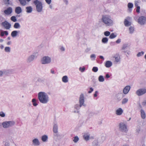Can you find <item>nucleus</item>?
<instances>
[{
	"label": "nucleus",
	"mask_w": 146,
	"mask_h": 146,
	"mask_svg": "<svg viewBox=\"0 0 146 146\" xmlns=\"http://www.w3.org/2000/svg\"><path fill=\"white\" fill-rule=\"evenodd\" d=\"M99 25L103 24L106 27H111L114 24V21L111 17L108 15H102L98 21Z\"/></svg>",
	"instance_id": "f257e3e1"
},
{
	"label": "nucleus",
	"mask_w": 146,
	"mask_h": 146,
	"mask_svg": "<svg viewBox=\"0 0 146 146\" xmlns=\"http://www.w3.org/2000/svg\"><path fill=\"white\" fill-rule=\"evenodd\" d=\"M85 98L84 94H81L79 98V103L78 104H75L74 106V109L72 112L74 113H78L79 112V110L82 106H85L86 105L84 103Z\"/></svg>",
	"instance_id": "f03ea898"
},
{
	"label": "nucleus",
	"mask_w": 146,
	"mask_h": 146,
	"mask_svg": "<svg viewBox=\"0 0 146 146\" xmlns=\"http://www.w3.org/2000/svg\"><path fill=\"white\" fill-rule=\"evenodd\" d=\"M38 97L40 102L42 104L47 103L49 100V98L47 93L44 92H40L38 93Z\"/></svg>",
	"instance_id": "7ed1b4c3"
},
{
	"label": "nucleus",
	"mask_w": 146,
	"mask_h": 146,
	"mask_svg": "<svg viewBox=\"0 0 146 146\" xmlns=\"http://www.w3.org/2000/svg\"><path fill=\"white\" fill-rule=\"evenodd\" d=\"M33 3L36 7V11L38 12H40L42 10L43 6L42 3L39 0H35Z\"/></svg>",
	"instance_id": "20e7f679"
},
{
	"label": "nucleus",
	"mask_w": 146,
	"mask_h": 146,
	"mask_svg": "<svg viewBox=\"0 0 146 146\" xmlns=\"http://www.w3.org/2000/svg\"><path fill=\"white\" fill-rule=\"evenodd\" d=\"M51 62V58L48 56L43 57L41 59V63L43 64H50Z\"/></svg>",
	"instance_id": "39448f33"
},
{
	"label": "nucleus",
	"mask_w": 146,
	"mask_h": 146,
	"mask_svg": "<svg viewBox=\"0 0 146 146\" xmlns=\"http://www.w3.org/2000/svg\"><path fill=\"white\" fill-rule=\"evenodd\" d=\"M119 130L123 132L126 133L128 131L127 124L124 122H121L119 123Z\"/></svg>",
	"instance_id": "423d86ee"
},
{
	"label": "nucleus",
	"mask_w": 146,
	"mask_h": 146,
	"mask_svg": "<svg viewBox=\"0 0 146 146\" xmlns=\"http://www.w3.org/2000/svg\"><path fill=\"white\" fill-rule=\"evenodd\" d=\"M15 122L14 121H5L2 123L3 127L5 128H7L14 125Z\"/></svg>",
	"instance_id": "0eeeda50"
},
{
	"label": "nucleus",
	"mask_w": 146,
	"mask_h": 146,
	"mask_svg": "<svg viewBox=\"0 0 146 146\" xmlns=\"http://www.w3.org/2000/svg\"><path fill=\"white\" fill-rule=\"evenodd\" d=\"M37 53H34L30 55L27 57V62L29 63L32 62L37 56Z\"/></svg>",
	"instance_id": "6e6552de"
},
{
	"label": "nucleus",
	"mask_w": 146,
	"mask_h": 146,
	"mask_svg": "<svg viewBox=\"0 0 146 146\" xmlns=\"http://www.w3.org/2000/svg\"><path fill=\"white\" fill-rule=\"evenodd\" d=\"M138 23L141 25H143L146 23V17L144 16L140 17L137 19Z\"/></svg>",
	"instance_id": "1a4fd4ad"
},
{
	"label": "nucleus",
	"mask_w": 146,
	"mask_h": 146,
	"mask_svg": "<svg viewBox=\"0 0 146 146\" xmlns=\"http://www.w3.org/2000/svg\"><path fill=\"white\" fill-rule=\"evenodd\" d=\"M1 26L7 30L9 29L11 27V24L6 21L1 23Z\"/></svg>",
	"instance_id": "9d476101"
},
{
	"label": "nucleus",
	"mask_w": 146,
	"mask_h": 146,
	"mask_svg": "<svg viewBox=\"0 0 146 146\" xmlns=\"http://www.w3.org/2000/svg\"><path fill=\"white\" fill-rule=\"evenodd\" d=\"M146 93V89L141 88L137 90L136 92V94L138 96L143 95Z\"/></svg>",
	"instance_id": "9b49d317"
},
{
	"label": "nucleus",
	"mask_w": 146,
	"mask_h": 146,
	"mask_svg": "<svg viewBox=\"0 0 146 146\" xmlns=\"http://www.w3.org/2000/svg\"><path fill=\"white\" fill-rule=\"evenodd\" d=\"M131 19V18L129 17H127L125 19L124 23L125 27H129L131 25V22L129 21Z\"/></svg>",
	"instance_id": "f8f14e48"
},
{
	"label": "nucleus",
	"mask_w": 146,
	"mask_h": 146,
	"mask_svg": "<svg viewBox=\"0 0 146 146\" xmlns=\"http://www.w3.org/2000/svg\"><path fill=\"white\" fill-rule=\"evenodd\" d=\"M13 11L11 7L7 8L4 11V13L6 15H9L11 14Z\"/></svg>",
	"instance_id": "ddd939ff"
},
{
	"label": "nucleus",
	"mask_w": 146,
	"mask_h": 146,
	"mask_svg": "<svg viewBox=\"0 0 146 146\" xmlns=\"http://www.w3.org/2000/svg\"><path fill=\"white\" fill-rule=\"evenodd\" d=\"M53 131L55 134H54V135L55 136H57L58 132V125L56 124H54L53 126Z\"/></svg>",
	"instance_id": "4468645a"
},
{
	"label": "nucleus",
	"mask_w": 146,
	"mask_h": 146,
	"mask_svg": "<svg viewBox=\"0 0 146 146\" xmlns=\"http://www.w3.org/2000/svg\"><path fill=\"white\" fill-rule=\"evenodd\" d=\"M131 88V87L129 86H126L123 89V93L125 94H127Z\"/></svg>",
	"instance_id": "2eb2a0df"
},
{
	"label": "nucleus",
	"mask_w": 146,
	"mask_h": 146,
	"mask_svg": "<svg viewBox=\"0 0 146 146\" xmlns=\"http://www.w3.org/2000/svg\"><path fill=\"white\" fill-rule=\"evenodd\" d=\"M19 31L15 30L12 31L11 33V36L13 38L19 35Z\"/></svg>",
	"instance_id": "dca6fc26"
},
{
	"label": "nucleus",
	"mask_w": 146,
	"mask_h": 146,
	"mask_svg": "<svg viewBox=\"0 0 146 146\" xmlns=\"http://www.w3.org/2000/svg\"><path fill=\"white\" fill-rule=\"evenodd\" d=\"M129 47V45L127 44H123V46L122 47V49L125 53H127L128 54L129 53L127 52V51L126 50L127 48Z\"/></svg>",
	"instance_id": "f3484780"
},
{
	"label": "nucleus",
	"mask_w": 146,
	"mask_h": 146,
	"mask_svg": "<svg viewBox=\"0 0 146 146\" xmlns=\"http://www.w3.org/2000/svg\"><path fill=\"white\" fill-rule=\"evenodd\" d=\"M123 112V111L122 109L121 108H119L117 109L115 111V113L118 115H121Z\"/></svg>",
	"instance_id": "a211bd4d"
},
{
	"label": "nucleus",
	"mask_w": 146,
	"mask_h": 146,
	"mask_svg": "<svg viewBox=\"0 0 146 146\" xmlns=\"http://www.w3.org/2000/svg\"><path fill=\"white\" fill-rule=\"evenodd\" d=\"M33 143L35 145H39L40 143L38 139L37 138H35L32 140Z\"/></svg>",
	"instance_id": "6ab92c4d"
},
{
	"label": "nucleus",
	"mask_w": 146,
	"mask_h": 146,
	"mask_svg": "<svg viewBox=\"0 0 146 146\" xmlns=\"http://www.w3.org/2000/svg\"><path fill=\"white\" fill-rule=\"evenodd\" d=\"M31 102L33 106L34 107H36L38 105V100L35 98L33 99Z\"/></svg>",
	"instance_id": "aec40b11"
},
{
	"label": "nucleus",
	"mask_w": 146,
	"mask_h": 146,
	"mask_svg": "<svg viewBox=\"0 0 146 146\" xmlns=\"http://www.w3.org/2000/svg\"><path fill=\"white\" fill-rule=\"evenodd\" d=\"M90 135L88 133H84L83 135L84 138L86 141H88L90 139Z\"/></svg>",
	"instance_id": "412c9836"
},
{
	"label": "nucleus",
	"mask_w": 146,
	"mask_h": 146,
	"mask_svg": "<svg viewBox=\"0 0 146 146\" xmlns=\"http://www.w3.org/2000/svg\"><path fill=\"white\" fill-rule=\"evenodd\" d=\"M62 82L64 83H66L68 82L69 79L67 76H64L62 78Z\"/></svg>",
	"instance_id": "4be33fe9"
},
{
	"label": "nucleus",
	"mask_w": 146,
	"mask_h": 146,
	"mask_svg": "<svg viewBox=\"0 0 146 146\" xmlns=\"http://www.w3.org/2000/svg\"><path fill=\"white\" fill-rule=\"evenodd\" d=\"M112 65L111 62L110 61H106L105 64V66L107 68H109Z\"/></svg>",
	"instance_id": "5701e85b"
},
{
	"label": "nucleus",
	"mask_w": 146,
	"mask_h": 146,
	"mask_svg": "<svg viewBox=\"0 0 146 146\" xmlns=\"http://www.w3.org/2000/svg\"><path fill=\"white\" fill-rule=\"evenodd\" d=\"M21 8L20 7H17L15 8V12L17 14H19L22 12Z\"/></svg>",
	"instance_id": "b1692460"
},
{
	"label": "nucleus",
	"mask_w": 146,
	"mask_h": 146,
	"mask_svg": "<svg viewBox=\"0 0 146 146\" xmlns=\"http://www.w3.org/2000/svg\"><path fill=\"white\" fill-rule=\"evenodd\" d=\"M129 33L130 34L133 33L135 31L134 27L133 26H130L129 28Z\"/></svg>",
	"instance_id": "393cba45"
},
{
	"label": "nucleus",
	"mask_w": 146,
	"mask_h": 146,
	"mask_svg": "<svg viewBox=\"0 0 146 146\" xmlns=\"http://www.w3.org/2000/svg\"><path fill=\"white\" fill-rule=\"evenodd\" d=\"M48 139V137L46 135H44L42 136L41 140L42 141L46 142L47 141Z\"/></svg>",
	"instance_id": "a878e982"
},
{
	"label": "nucleus",
	"mask_w": 146,
	"mask_h": 146,
	"mask_svg": "<svg viewBox=\"0 0 146 146\" xmlns=\"http://www.w3.org/2000/svg\"><path fill=\"white\" fill-rule=\"evenodd\" d=\"M26 12L28 13H30L33 11V9L31 6L27 7H26Z\"/></svg>",
	"instance_id": "bb28decb"
},
{
	"label": "nucleus",
	"mask_w": 146,
	"mask_h": 146,
	"mask_svg": "<svg viewBox=\"0 0 146 146\" xmlns=\"http://www.w3.org/2000/svg\"><path fill=\"white\" fill-rule=\"evenodd\" d=\"M114 58H115V61L117 62H118L120 61V58L119 55H116L115 56Z\"/></svg>",
	"instance_id": "cd10ccee"
},
{
	"label": "nucleus",
	"mask_w": 146,
	"mask_h": 146,
	"mask_svg": "<svg viewBox=\"0 0 146 146\" xmlns=\"http://www.w3.org/2000/svg\"><path fill=\"white\" fill-rule=\"evenodd\" d=\"M8 33L7 31H1L0 33V35L1 36H3L4 35L7 36L8 35Z\"/></svg>",
	"instance_id": "c85d7f7f"
},
{
	"label": "nucleus",
	"mask_w": 146,
	"mask_h": 146,
	"mask_svg": "<svg viewBox=\"0 0 146 146\" xmlns=\"http://www.w3.org/2000/svg\"><path fill=\"white\" fill-rule=\"evenodd\" d=\"M13 27L16 29H19L21 27V26L19 23H15Z\"/></svg>",
	"instance_id": "c756f323"
},
{
	"label": "nucleus",
	"mask_w": 146,
	"mask_h": 146,
	"mask_svg": "<svg viewBox=\"0 0 146 146\" xmlns=\"http://www.w3.org/2000/svg\"><path fill=\"white\" fill-rule=\"evenodd\" d=\"M4 51L7 53H9L11 52V48L9 46H6L5 48Z\"/></svg>",
	"instance_id": "7c9ffc66"
},
{
	"label": "nucleus",
	"mask_w": 146,
	"mask_h": 146,
	"mask_svg": "<svg viewBox=\"0 0 146 146\" xmlns=\"http://www.w3.org/2000/svg\"><path fill=\"white\" fill-rule=\"evenodd\" d=\"M133 4L132 3H129L127 4V7L130 12L132 11L131 9L133 7Z\"/></svg>",
	"instance_id": "2f4dec72"
},
{
	"label": "nucleus",
	"mask_w": 146,
	"mask_h": 146,
	"mask_svg": "<svg viewBox=\"0 0 146 146\" xmlns=\"http://www.w3.org/2000/svg\"><path fill=\"white\" fill-rule=\"evenodd\" d=\"M141 117L142 119H145V113L144 111L143 110H141Z\"/></svg>",
	"instance_id": "473e14b6"
},
{
	"label": "nucleus",
	"mask_w": 146,
	"mask_h": 146,
	"mask_svg": "<svg viewBox=\"0 0 146 146\" xmlns=\"http://www.w3.org/2000/svg\"><path fill=\"white\" fill-rule=\"evenodd\" d=\"M20 4L22 6H25L27 4L26 0H19Z\"/></svg>",
	"instance_id": "72a5a7b5"
},
{
	"label": "nucleus",
	"mask_w": 146,
	"mask_h": 146,
	"mask_svg": "<svg viewBox=\"0 0 146 146\" xmlns=\"http://www.w3.org/2000/svg\"><path fill=\"white\" fill-rule=\"evenodd\" d=\"M98 80L100 82H104L105 80L104 77L102 75H100L99 76Z\"/></svg>",
	"instance_id": "f704fd0d"
},
{
	"label": "nucleus",
	"mask_w": 146,
	"mask_h": 146,
	"mask_svg": "<svg viewBox=\"0 0 146 146\" xmlns=\"http://www.w3.org/2000/svg\"><path fill=\"white\" fill-rule=\"evenodd\" d=\"M108 38L107 37H104L102 39V42L104 44H106L108 43Z\"/></svg>",
	"instance_id": "c9c22d12"
},
{
	"label": "nucleus",
	"mask_w": 146,
	"mask_h": 146,
	"mask_svg": "<svg viewBox=\"0 0 146 146\" xmlns=\"http://www.w3.org/2000/svg\"><path fill=\"white\" fill-rule=\"evenodd\" d=\"M59 50L60 52H64L65 50V47L62 46H60L59 47Z\"/></svg>",
	"instance_id": "e433bc0d"
},
{
	"label": "nucleus",
	"mask_w": 146,
	"mask_h": 146,
	"mask_svg": "<svg viewBox=\"0 0 146 146\" xmlns=\"http://www.w3.org/2000/svg\"><path fill=\"white\" fill-rule=\"evenodd\" d=\"M117 35L114 33H112L109 36V38L110 39H113L115 38L117 36Z\"/></svg>",
	"instance_id": "4c0bfd02"
},
{
	"label": "nucleus",
	"mask_w": 146,
	"mask_h": 146,
	"mask_svg": "<svg viewBox=\"0 0 146 146\" xmlns=\"http://www.w3.org/2000/svg\"><path fill=\"white\" fill-rule=\"evenodd\" d=\"M128 100L127 98H123L122 101L121 103L123 104H126L128 101Z\"/></svg>",
	"instance_id": "58836bf2"
},
{
	"label": "nucleus",
	"mask_w": 146,
	"mask_h": 146,
	"mask_svg": "<svg viewBox=\"0 0 146 146\" xmlns=\"http://www.w3.org/2000/svg\"><path fill=\"white\" fill-rule=\"evenodd\" d=\"M90 58L92 60L94 61L95 60L96 58V55L94 54H91L90 56Z\"/></svg>",
	"instance_id": "ea45409f"
},
{
	"label": "nucleus",
	"mask_w": 146,
	"mask_h": 146,
	"mask_svg": "<svg viewBox=\"0 0 146 146\" xmlns=\"http://www.w3.org/2000/svg\"><path fill=\"white\" fill-rule=\"evenodd\" d=\"M7 74V71L6 70H0V76H2L3 75Z\"/></svg>",
	"instance_id": "a19ab883"
},
{
	"label": "nucleus",
	"mask_w": 146,
	"mask_h": 146,
	"mask_svg": "<svg viewBox=\"0 0 146 146\" xmlns=\"http://www.w3.org/2000/svg\"><path fill=\"white\" fill-rule=\"evenodd\" d=\"M79 140V138L78 136H76L74 138L73 141L75 143L78 142Z\"/></svg>",
	"instance_id": "79ce46f5"
},
{
	"label": "nucleus",
	"mask_w": 146,
	"mask_h": 146,
	"mask_svg": "<svg viewBox=\"0 0 146 146\" xmlns=\"http://www.w3.org/2000/svg\"><path fill=\"white\" fill-rule=\"evenodd\" d=\"M11 20L13 22H16L17 21L16 17L15 16H13L11 18Z\"/></svg>",
	"instance_id": "37998d69"
},
{
	"label": "nucleus",
	"mask_w": 146,
	"mask_h": 146,
	"mask_svg": "<svg viewBox=\"0 0 146 146\" xmlns=\"http://www.w3.org/2000/svg\"><path fill=\"white\" fill-rule=\"evenodd\" d=\"M144 52L143 51L139 52L137 54V56L138 57L141 56L144 54Z\"/></svg>",
	"instance_id": "c03bdc74"
},
{
	"label": "nucleus",
	"mask_w": 146,
	"mask_h": 146,
	"mask_svg": "<svg viewBox=\"0 0 146 146\" xmlns=\"http://www.w3.org/2000/svg\"><path fill=\"white\" fill-rule=\"evenodd\" d=\"M104 35L105 36H108L110 35V33L109 31H105L104 33Z\"/></svg>",
	"instance_id": "a18cd8bd"
},
{
	"label": "nucleus",
	"mask_w": 146,
	"mask_h": 146,
	"mask_svg": "<svg viewBox=\"0 0 146 146\" xmlns=\"http://www.w3.org/2000/svg\"><path fill=\"white\" fill-rule=\"evenodd\" d=\"M86 69V68L84 67H80L79 68V71H80L81 72H84Z\"/></svg>",
	"instance_id": "49530a36"
},
{
	"label": "nucleus",
	"mask_w": 146,
	"mask_h": 146,
	"mask_svg": "<svg viewBox=\"0 0 146 146\" xmlns=\"http://www.w3.org/2000/svg\"><path fill=\"white\" fill-rule=\"evenodd\" d=\"M5 113H4L3 111H1L0 112V116L2 117H5Z\"/></svg>",
	"instance_id": "de8ad7c7"
},
{
	"label": "nucleus",
	"mask_w": 146,
	"mask_h": 146,
	"mask_svg": "<svg viewBox=\"0 0 146 146\" xmlns=\"http://www.w3.org/2000/svg\"><path fill=\"white\" fill-rule=\"evenodd\" d=\"M98 70V68L97 67H94L92 69V71L95 72H97Z\"/></svg>",
	"instance_id": "09e8293b"
},
{
	"label": "nucleus",
	"mask_w": 146,
	"mask_h": 146,
	"mask_svg": "<svg viewBox=\"0 0 146 146\" xmlns=\"http://www.w3.org/2000/svg\"><path fill=\"white\" fill-rule=\"evenodd\" d=\"M140 1H135L134 2V5L136 7H137L138 6H138L139 4L140 3Z\"/></svg>",
	"instance_id": "8fccbe9b"
},
{
	"label": "nucleus",
	"mask_w": 146,
	"mask_h": 146,
	"mask_svg": "<svg viewBox=\"0 0 146 146\" xmlns=\"http://www.w3.org/2000/svg\"><path fill=\"white\" fill-rule=\"evenodd\" d=\"M136 12L138 13H140V6H138L137 7H136Z\"/></svg>",
	"instance_id": "3c124183"
},
{
	"label": "nucleus",
	"mask_w": 146,
	"mask_h": 146,
	"mask_svg": "<svg viewBox=\"0 0 146 146\" xmlns=\"http://www.w3.org/2000/svg\"><path fill=\"white\" fill-rule=\"evenodd\" d=\"M45 1L48 5H50L52 2L51 0H45Z\"/></svg>",
	"instance_id": "603ef678"
},
{
	"label": "nucleus",
	"mask_w": 146,
	"mask_h": 146,
	"mask_svg": "<svg viewBox=\"0 0 146 146\" xmlns=\"http://www.w3.org/2000/svg\"><path fill=\"white\" fill-rule=\"evenodd\" d=\"M10 0H4V1L5 4L7 5H9V4Z\"/></svg>",
	"instance_id": "864d4df0"
},
{
	"label": "nucleus",
	"mask_w": 146,
	"mask_h": 146,
	"mask_svg": "<svg viewBox=\"0 0 146 146\" xmlns=\"http://www.w3.org/2000/svg\"><path fill=\"white\" fill-rule=\"evenodd\" d=\"M98 144L96 141H94L92 143V146H97Z\"/></svg>",
	"instance_id": "5fc2aeb1"
},
{
	"label": "nucleus",
	"mask_w": 146,
	"mask_h": 146,
	"mask_svg": "<svg viewBox=\"0 0 146 146\" xmlns=\"http://www.w3.org/2000/svg\"><path fill=\"white\" fill-rule=\"evenodd\" d=\"M50 72L51 74H55V70L53 68L51 69L50 70Z\"/></svg>",
	"instance_id": "6e6d98bb"
},
{
	"label": "nucleus",
	"mask_w": 146,
	"mask_h": 146,
	"mask_svg": "<svg viewBox=\"0 0 146 146\" xmlns=\"http://www.w3.org/2000/svg\"><path fill=\"white\" fill-rule=\"evenodd\" d=\"M120 94H118L117 95V99L119 100H120L121 99V98L120 97Z\"/></svg>",
	"instance_id": "4d7b16f0"
},
{
	"label": "nucleus",
	"mask_w": 146,
	"mask_h": 146,
	"mask_svg": "<svg viewBox=\"0 0 146 146\" xmlns=\"http://www.w3.org/2000/svg\"><path fill=\"white\" fill-rule=\"evenodd\" d=\"M90 90L88 91V93L89 94L91 93L94 90L92 88H90Z\"/></svg>",
	"instance_id": "13d9d810"
},
{
	"label": "nucleus",
	"mask_w": 146,
	"mask_h": 146,
	"mask_svg": "<svg viewBox=\"0 0 146 146\" xmlns=\"http://www.w3.org/2000/svg\"><path fill=\"white\" fill-rule=\"evenodd\" d=\"M121 42V39H118L116 41V42L117 44Z\"/></svg>",
	"instance_id": "bf43d9fd"
},
{
	"label": "nucleus",
	"mask_w": 146,
	"mask_h": 146,
	"mask_svg": "<svg viewBox=\"0 0 146 146\" xmlns=\"http://www.w3.org/2000/svg\"><path fill=\"white\" fill-rule=\"evenodd\" d=\"M98 91H96L95 92V93L94 94V97H96L98 96Z\"/></svg>",
	"instance_id": "052dcab7"
},
{
	"label": "nucleus",
	"mask_w": 146,
	"mask_h": 146,
	"mask_svg": "<svg viewBox=\"0 0 146 146\" xmlns=\"http://www.w3.org/2000/svg\"><path fill=\"white\" fill-rule=\"evenodd\" d=\"M142 104L143 106H145L146 104V100H144L142 102Z\"/></svg>",
	"instance_id": "680f3d73"
},
{
	"label": "nucleus",
	"mask_w": 146,
	"mask_h": 146,
	"mask_svg": "<svg viewBox=\"0 0 146 146\" xmlns=\"http://www.w3.org/2000/svg\"><path fill=\"white\" fill-rule=\"evenodd\" d=\"M110 76L108 74H107L106 75V78H110Z\"/></svg>",
	"instance_id": "e2e57ef3"
},
{
	"label": "nucleus",
	"mask_w": 146,
	"mask_h": 146,
	"mask_svg": "<svg viewBox=\"0 0 146 146\" xmlns=\"http://www.w3.org/2000/svg\"><path fill=\"white\" fill-rule=\"evenodd\" d=\"M63 1L66 5L68 3V0H63Z\"/></svg>",
	"instance_id": "0e129e2a"
},
{
	"label": "nucleus",
	"mask_w": 146,
	"mask_h": 146,
	"mask_svg": "<svg viewBox=\"0 0 146 146\" xmlns=\"http://www.w3.org/2000/svg\"><path fill=\"white\" fill-rule=\"evenodd\" d=\"M4 47V46L3 44H1L0 45V48L1 49H3Z\"/></svg>",
	"instance_id": "69168bd1"
},
{
	"label": "nucleus",
	"mask_w": 146,
	"mask_h": 146,
	"mask_svg": "<svg viewBox=\"0 0 146 146\" xmlns=\"http://www.w3.org/2000/svg\"><path fill=\"white\" fill-rule=\"evenodd\" d=\"M99 57L100 59H102L103 60H104V58L103 56H99Z\"/></svg>",
	"instance_id": "338daca9"
},
{
	"label": "nucleus",
	"mask_w": 146,
	"mask_h": 146,
	"mask_svg": "<svg viewBox=\"0 0 146 146\" xmlns=\"http://www.w3.org/2000/svg\"><path fill=\"white\" fill-rule=\"evenodd\" d=\"M11 44V41H9L7 43V44L8 45H10Z\"/></svg>",
	"instance_id": "774afa93"
}]
</instances>
